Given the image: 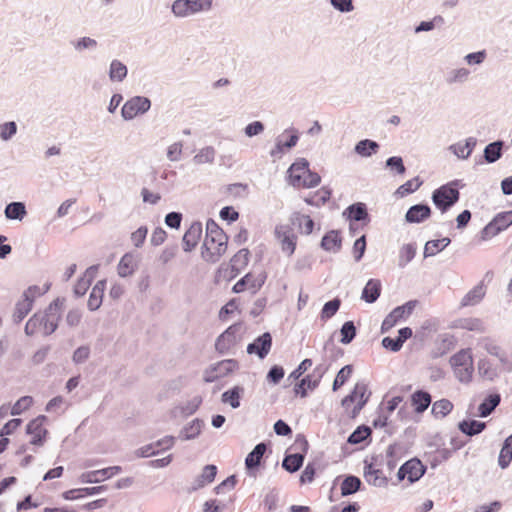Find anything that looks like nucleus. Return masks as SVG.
<instances>
[{
    "mask_svg": "<svg viewBox=\"0 0 512 512\" xmlns=\"http://www.w3.org/2000/svg\"><path fill=\"white\" fill-rule=\"evenodd\" d=\"M242 339V324L235 323L229 326L215 341V349L218 353L225 355L232 353Z\"/></svg>",
    "mask_w": 512,
    "mask_h": 512,
    "instance_id": "obj_7",
    "label": "nucleus"
},
{
    "mask_svg": "<svg viewBox=\"0 0 512 512\" xmlns=\"http://www.w3.org/2000/svg\"><path fill=\"white\" fill-rule=\"evenodd\" d=\"M47 417L39 415L31 420L26 426V433L31 435L30 443L35 446H42L45 442L48 431L44 428V423Z\"/></svg>",
    "mask_w": 512,
    "mask_h": 512,
    "instance_id": "obj_14",
    "label": "nucleus"
},
{
    "mask_svg": "<svg viewBox=\"0 0 512 512\" xmlns=\"http://www.w3.org/2000/svg\"><path fill=\"white\" fill-rule=\"evenodd\" d=\"M343 216H345L350 221L364 222L365 224H368L370 221L367 206L362 202H357L348 206L344 210Z\"/></svg>",
    "mask_w": 512,
    "mask_h": 512,
    "instance_id": "obj_20",
    "label": "nucleus"
},
{
    "mask_svg": "<svg viewBox=\"0 0 512 512\" xmlns=\"http://www.w3.org/2000/svg\"><path fill=\"white\" fill-rule=\"evenodd\" d=\"M364 477L369 484L376 487L384 486L387 483V478L382 475V471L375 469L372 464L365 465Z\"/></svg>",
    "mask_w": 512,
    "mask_h": 512,
    "instance_id": "obj_36",
    "label": "nucleus"
},
{
    "mask_svg": "<svg viewBox=\"0 0 512 512\" xmlns=\"http://www.w3.org/2000/svg\"><path fill=\"white\" fill-rule=\"evenodd\" d=\"M249 250L240 249L230 260L231 270L239 273L249 261Z\"/></svg>",
    "mask_w": 512,
    "mask_h": 512,
    "instance_id": "obj_43",
    "label": "nucleus"
},
{
    "mask_svg": "<svg viewBox=\"0 0 512 512\" xmlns=\"http://www.w3.org/2000/svg\"><path fill=\"white\" fill-rule=\"evenodd\" d=\"M500 402V394H489L478 407L479 416L483 418L488 417L496 409Z\"/></svg>",
    "mask_w": 512,
    "mask_h": 512,
    "instance_id": "obj_32",
    "label": "nucleus"
},
{
    "mask_svg": "<svg viewBox=\"0 0 512 512\" xmlns=\"http://www.w3.org/2000/svg\"><path fill=\"white\" fill-rule=\"evenodd\" d=\"M362 482L360 478L354 475H348L341 484V495L349 496L360 490Z\"/></svg>",
    "mask_w": 512,
    "mask_h": 512,
    "instance_id": "obj_41",
    "label": "nucleus"
},
{
    "mask_svg": "<svg viewBox=\"0 0 512 512\" xmlns=\"http://www.w3.org/2000/svg\"><path fill=\"white\" fill-rule=\"evenodd\" d=\"M370 427L366 425L358 426L348 437L349 444H359L366 440L371 435Z\"/></svg>",
    "mask_w": 512,
    "mask_h": 512,
    "instance_id": "obj_48",
    "label": "nucleus"
},
{
    "mask_svg": "<svg viewBox=\"0 0 512 512\" xmlns=\"http://www.w3.org/2000/svg\"><path fill=\"white\" fill-rule=\"evenodd\" d=\"M431 215V208L427 204H416L411 206L405 215L408 223H422Z\"/></svg>",
    "mask_w": 512,
    "mask_h": 512,
    "instance_id": "obj_21",
    "label": "nucleus"
},
{
    "mask_svg": "<svg viewBox=\"0 0 512 512\" xmlns=\"http://www.w3.org/2000/svg\"><path fill=\"white\" fill-rule=\"evenodd\" d=\"M512 461V434L505 439L499 457L498 464L502 469H505L509 466Z\"/></svg>",
    "mask_w": 512,
    "mask_h": 512,
    "instance_id": "obj_42",
    "label": "nucleus"
},
{
    "mask_svg": "<svg viewBox=\"0 0 512 512\" xmlns=\"http://www.w3.org/2000/svg\"><path fill=\"white\" fill-rule=\"evenodd\" d=\"M271 346L272 336L269 332H265L248 344L246 351L248 354H255L260 359H264L270 352Z\"/></svg>",
    "mask_w": 512,
    "mask_h": 512,
    "instance_id": "obj_17",
    "label": "nucleus"
},
{
    "mask_svg": "<svg viewBox=\"0 0 512 512\" xmlns=\"http://www.w3.org/2000/svg\"><path fill=\"white\" fill-rule=\"evenodd\" d=\"M417 305L416 300H410L404 305L394 308L383 320L381 325V332L386 333L392 329L399 321L408 318L414 311Z\"/></svg>",
    "mask_w": 512,
    "mask_h": 512,
    "instance_id": "obj_10",
    "label": "nucleus"
},
{
    "mask_svg": "<svg viewBox=\"0 0 512 512\" xmlns=\"http://www.w3.org/2000/svg\"><path fill=\"white\" fill-rule=\"evenodd\" d=\"M5 217L9 220L22 221L27 215L26 206L23 202L15 201L6 205L4 210Z\"/></svg>",
    "mask_w": 512,
    "mask_h": 512,
    "instance_id": "obj_34",
    "label": "nucleus"
},
{
    "mask_svg": "<svg viewBox=\"0 0 512 512\" xmlns=\"http://www.w3.org/2000/svg\"><path fill=\"white\" fill-rule=\"evenodd\" d=\"M331 6L341 12L349 13L354 10L353 0H329Z\"/></svg>",
    "mask_w": 512,
    "mask_h": 512,
    "instance_id": "obj_63",
    "label": "nucleus"
},
{
    "mask_svg": "<svg viewBox=\"0 0 512 512\" xmlns=\"http://www.w3.org/2000/svg\"><path fill=\"white\" fill-rule=\"evenodd\" d=\"M470 75L467 68H457L449 71L445 76V81L449 85L465 82Z\"/></svg>",
    "mask_w": 512,
    "mask_h": 512,
    "instance_id": "obj_45",
    "label": "nucleus"
},
{
    "mask_svg": "<svg viewBox=\"0 0 512 512\" xmlns=\"http://www.w3.org/2000/svg\"><path fill=\"white\" fill-rule=\"evenodd\" d=\"M275 235L281 243L283 252L292 255L296 248V237L293 229L288 225H279L275 229Z\"/></svg>",
    "mask_w": 512,
    "mask_h": 512,
    "instance_id": "obj_16",
    "label": "nucleus"
},
{
    "mask_svg": "<svg viewBox=\"0 0 512 512\" xmlns=\"http://www.w3.org/2000/svg\"><path fill=\"white\" fill-rule=\"evenodd\" d=\"M484 295L483 285H477L462 298L461 305L463 307L476 305L483 299Z\"/></svg>",
    "mask_w": 512,
    "mask_h": 512,
    "instance_id": "obj_40",
    "label": "nucleus"
},
{
    "mask_svg": "<svg viewBox=\"0 0 512 512\" xmlns=\"http://www.w3.org/2000/svg\"><path fill=\"white\" fill-rule=\"evenodd\" d=\"M238 362L234 359H225L209 366L204 371L203 379L206 383L215 382L217 379L225 377L236 369H238Z\"/></svg>",
    "mask_w": 512,
    "mask_h": 512,
    "instance_id": "obj_12",
    "label": "nucleus"
},
{
    "mask_svg": "<svg viewBox=\"0 0 512 512\" xmlns=\"http://www.w3.org/2000/svg\"><path fill=\"white\" fill-rule=\"evenodd\" d=\"M341 306V300L334 298L326 302L321 310L320 317L322 320H327L333 317Z\"/></svg>",
    "mask_w": 512,
    "mask_h": 512,
    "instance_id": "obj_54",
    "label": "nucleus"
},
{
    "mask_svg": "<svg viewBox=\"0 0 512 512\" xmlns=\"http://www.w3.org/2000/svg\"><path fill=\"white\" fill-rule=\"evenodd\" d=\"M106 288V281L100 280L98 281L94 287L92 288L89 299H88V309L90 311H95L100 308L103 300L104 291Z\"/></svg>",
    "mask_w": 512,
    "mask_h": 512,
    "instance_id": "obj_25",
    "label": "nucleus"
},
{
    "mask_svg": "<svg viewBox=\"0 0 512 512\" xmlns=\"http://www.w3.org/2000/svg\"><path fill=\"white\" fill-rule=\"evenodd\" d=\"M293 446L298 450V452L286 455L282 461V467L289 473L297 472L302 467L305 454L309 448L308 441L303 435H298L296 437Z\"/></svg>",
    "mask_w": 512,
    "mask_h": 512,
    "instance_id": "obj_8",
    "label": "nucleus"
},
{
    "mask_svg": "<svg viewBox=\"0 0 512 512\" xmlns=\"http://www.w3.org/2000/svg\"><path fill=\"white\" fill-rule=\"evenodd\" d=\"M422 183L423 182L420 180L419 177H415L402 184L397 189L396 194H398L400 197H404L416 191L422 185Z\"/></svg>",
    "mask_w": 512,
    "mask_h": 512,
    "instance_id": "obj_57",
    "label": "nucleus"
},
{
    "mask_svg": "<svg viewBox=\"0 0 512 512\" xmlns=\"http://www.w3.org/2000/svg\"><path fill=\"white\" fill-rule=\"evenodd\" d=\"M425 471L426 467L422 462L417 458H413L401 465L397 477L400 481L407 478L410 483H414L424 475Z\"/></svg>",
    "mask_w": 512,
    "mask_h": 512,
    "instance_id": "obj_13",
    "label": "nucleus"
},
{
    "mask_svg": "<svg viewBox=\"0 0 512 512\" xmlns=\"http://www.w3.org/2000/svg\"><path fill=\"white\" fill-rule=\"evenodd\" d=\"M202 234V224L194 222L183 236V249L190 252L194 249Z\"/></svg>",
    "mask_w": 512,
    "mask_h": 512,
    "instance_id": "obj_22",
    "label": "nucleus"
},
{
    "mask_svg": "<svg viewBox=\"0 0 512 512\" xmlns=\"http://www.w3.org/2000/svg\"><path fill=\"white\" fill-rule=\"evenodd\" d=\"M216 474L217 467L215 465L209 464L204 466L201 474L193 480L191 486L188 488V491L194 492L212 483L216 477Z\"/></svg>",
    "mask_w": 512,
    "mask_h": 512,
    "instance_id": "obj_19",
    "label": "nucleus"
},
{
    "mask_svg": "<svg viewBox=\"0 0 512 512\" xmlns=\"http://www.w3.org/2000/svg\"><path fill=\"white\" fill-rule=\"evenodd\" d=\"M49 289H50V284H46L43 288H41L37 285H32V286L28 287L27 290L24 291L22 297L27 300H31L32 303H34V300L36 297L45 294Z\"/></svg>",
    "mask_w": 512,
    "mask_h": 512,
    "instance_id": "obj_60",
    "label": "nucleus"
},
{
    "mask_svg": "<svg viewBox=\"0 0 512 512\" xmlns=\"http://www.w3.org/2000/svg\"><path fill=\"white\" fill-rule=\"evenodd\" d=\"M378 150L379 144L376 141L370 139L360 140L354 147L355 153L362 157H370L377 153Z\"/></svg>",
    "mask_w": 512,
    "mask_h": 512,
    "instance_id": "obj_38",
    "label": "nucleus"
},
{
    "mask_svg": "<svg viewBox=\"0 0 512 512\" xmlns=\"http://www.w3.org/2000/svg\"><path fill=\"white\" fill-rule=\"evenodd\" d=\"M128 74L127 66L118 59L111 61L108 70L109 79L112 82H122Z\"/></svg>",
    "mask_w": 512,
    "mask_h": 512,
    "instance_id": "obj_33",
    "label": "nucleus"
},
{
    "mask_svg": "<svg viewBox=\"0 0 512 512\" xmlns=\"http://www.w3.org/2000/svg\"><path fill=\"white\" fill-rule=\"evenodd\" d=\"M416 254V245L413 243L405 244L399 252V267H405L409 262L413 260Z\"/></svg>",
    "mask_w": 512,
    "mask_h": 512,
    "instance_id": "obj_47",
    "label": "nucleus"
},
{
    "mask_svg": "<svg viewBox=\"0 0 512 512\" xmlns=\"http://www.w3.org/2000/svg\"><path fill=\"white\" fill-rule=\"evenodd\" d=\"M18 125L15 121H7L0 124V139L4 142L12 140L17 134Z\"/></svg>",
    "mask_w": 512,
    "mask_h": 512,
    "instance_id": "obj_53",
    "label": "nucleus"
},
{
    "mask_svg": "<svg viewBox=\"0 0 512 512\" xmlns=\"http://www.w3.org/2000/svg\"><path fill=\"white\" fill-rule=\"evenodd\" d=\"M151 108V100L145 96H134L128 99L121 109V116L129 121L138 115L145 114Z\"/></svg>",
    "mask_w": 512,
    "mask_h": 512,
    "instance_id": "obj_9",
    "label": "nucleus"
},
{
    "mask_svg": "<svg viewBox=\"0 0 512 512\" xmlns=\"http://www.w3.org/2000/svg\"><path fill=\"white\" fill-rule=\"evenodd\" d=\"M455 377L462 383H469L474 372V361L470 349H462L450 358Z\"/></svg>",
    "mask_w": 512,
    "mask_h": 512,
    "instance_id": "obj_4",
    "label": "nucleus"
},
{
    "mask_svg": "<svg viewBox=\"0 0 512 512\" xmlns=\"http://www.w3.org/2000/svg\"><path fill=\"white\" fill-rule=\"evenodd\" d=\"M479 374L490 381H493L498 377V371L493 367L492 363L488 359H480L478 362Z\"/></svg>",
    "mask_w": 512,
    "mask_h": 512,
    "instance_id": "obj_46",
    "label": "nucleus"
},
{
    "mask_svg": "<svg viewBox=\"0 0 512 512\" xmlns=\"http://www.w3.org/2000/svg\"><path fill=\"white\" fill-rule=\"evenodd\" d=\"M353 372V366L352 365H345L342 367L339 372L337 373L332 389L333 391H337L341 386L345 384V382L348 380V378L351 376Z\"/></svg>",
    "mask_w": 512,
    "mask_h": 512,
    "instance_id": "obj_56",
    "label": "nucleus"
},
{
    "mask_svg": "<svg viewBox=\"0 0 512 512\" xmlns=\"http://www.w3.org/2000/svg\"><path fill=\"white\" fill-rule=\"evenodd\" d=\"M460 182V180H453L433 191L432 202L442 213L447 212L459 201L460 193L457 187Z\"/></svg>",
    "mask_w": 512,
    "mask_h": 512,
    "instance_id": "obj_3",
    "label": "nucleus"
},
{
    "mask_svg": "<svg viewBox=\"0 0 512 512\" xmlns=\"http://www.w3.org/2000/svg\"><path fill=\"white\" fill-rule=\"evenodd\" d=\"M370 393L367 395V385L364 382L356 383L354 389L342 400V406L346 409L357 401V404L354 406L352 410L351 416L356 417L362 408L365 406L369 399Z\"/></svg>",
    "mask_w": 512,
    "mask_h": 512,
    "instance_id": "obj_11",
    "label": "nucleus"
},
{
    "mask_svg": "<svg viewBox=\"0 0 512 512\" xmlns=\"http://www.w3.org/2000/svg\"><path fill=\"white\" fill-rule=\"evenodd\" d=\"M453 409V404L448 399H441L434 402L432 406V413L435 417L443 418L448 415Z\"/></svg>",
    "mask_w": 512,
    "mask_h": 512,
    "instance_id": "obj_51",
    "label": "nucleus"
},
{
    "mask_svg": "<svg viewBox=\"0 0 512 512\" xmlns=\"http://www.w3.org/2000/svg\"><path fill=\"white\" fill-rule=\"evenodd\" d=\"M204 426V421L201 419H194L187 425H185L179 433V438L181 440H192L198 437L201 433V430Z\"/></svg>",
    "mask_w": 512,
    "mask_h": 512,
    "instance_id": "obj_29",
    "label": "nucleus"
},
{
    "mask_svg": "<svg viewBox=\"0 0 512 512\" xmlns=\"http://www.w3.org/2000/svg\"><path fill=\"white\" fill-rule=\"evenodd\" d=\"M477 145V139L475 137H468L464 142L459 141L451 144L448 150L453 153L458 159L466 160L470 157L473 150Z\"/></svg>",
    "mask_w": 512,
    "mask_h": 512,
    "instance_id": "obj_18",
    "label": "nucleus"
},
{
    "mask_svg": "<svg viewBox=\"0 0 512 512\" xmlns=\"http://www.w3.org/2000/svg\"><path fill=\"white\" fill-rule=\"evenodd\" d=\"M400 450V447L396 444H391L387 448L386 456H387V466L390 470H393L397 465V455Z\"/></svg>",
    "mask_w": 512,
    "mask_h": 512,
    "instance_id": "obj_64",
    "label": "nucleus"
},
{
    "mask_svg": "<svg viewBox=\"0 0 512 512\" xmlns=\"http://www.w3.org/2000/svg\"><path fill=\"white\" fill-rule=\"evenodd\" d=\"M212 5L213 0H175L171 5V11L177 18H187L209 12Z\"/></svg>",
    "mask_w": 512,
    "mask_h": 512,
    "instance_id": "obj_5",
    "label": "nucleus"
},
{
    "mask_svg": "<svg viewBox=\"0 0 512 512\" xmlns=\"http://www.w3.org/2000/svg\"><path fill=\"white\" fill-rule=\"evenodd\" d=\"M291 170L292 172L302 170V174L292 175V186L294 187L313 188L321 182V177L318 173L312 172L309 169V162L305 158L297 159L291 165Z\"/></svg>",
    "mask_w": 512,
    "mask_h": 512,
    "instance_id": "obj_6",
    "label": "nucleus"
},
{
    "mask_svg": "<svg viewBox=\"0 0 512 512\" xmlns=\"http://www.w3.org/2000/svg\"><path fill=\"white\" fill-rule=\"evenodd\" d=\"M216 151L213 147L207 146L202 148L194 157L193 162L197 165L205 163H213L215 159Z\"/></svg>",
    "mask_w": 512,
    "mask_h": 512,
    "instance_id": "obj_49",
    "label": "nucleus"
},
{
    "mask_svg": "<svg viewBox=\"0 0 512 512\" xmlns=\"http://www.w3.org/2000/svg\"><path fill=\"white\" fill-rule=\"evenodd\" d=\"M122 471L120 466H111L100 470L82 473L79 477L81 483H99L119 474Z\"/></svg>",
    "mask_w": 512,
    "mask_h": 512,
    "instance_id": "obj_15",
    "label": "nucleus"
},
{
    "mask_svg": "<svg viewBox=\"0 0 512 512\" xmlns=\"http://www.w3.org/2000/svg\"><path fill=\"white\" fill-rule=\"evenodd\" d=\"M381 294V282L377 279H369L363 288L361 298L367 303H374Z\"/></svg>",
    "mask_w": 512,
    "mask_h": 512,
    "instance_id": "obj_28",
    "label": "nucleus"
},
{
    "mask_svg": "<svg viewBox=\"0 0 512 512\" xmlns=\"http://www.w3.org/2000/svg\"><path fill=\"white\" fill-rule=\"evenodd\" d=\"M138 260L133 253H126L120 259L117 270L120 277L131 276L137 268Z\"/></svg>",
    "mask_w": 512,
    "mask_h": 512,
    "instance_id": "obj_24",
    "label": "nucleus"
},
{
    "mask_svg": "<svg viewBox=\"0 0 512 512\" xmlns=\"http://www.w3.org/2000/svg\"><path fill=\"white\" fill-rule=\"evenodd\" d=\"M33 303L31 300H27L22 297V300L18 301L13 313V321L20 323L32 310Z\"/></svg>",
    "mask_w": 512,
    "mask_h": 512,
    "instance_id": "obj_44",
    "label": "nucleus"
},
{
    "mask_svg": "<svg viewBox=\"0 0 512 512\" xmlns=\"http://www.w3.org/2000/svg\"><path fill=\"white\" fill-rule=\"evenodd\" d=\"M228 237L219 225L209 219L206 223V237L202 246V258L210 263H216L226 252Z\"/></svg>",
    "mask_w": 512,
    "mask_h": 512,
    "instance_id": "obj_2",
    "label": "nucleus"
},
{
    "mask_svg": "<svg viewBox=\"0 0 512 512\" xmlns=\"http://www.w3.org/2000/svg\"><path fill=\"white\" fill-rule=\"evenodd\" d=\"M493 220L494 224L499 227L501 232L504 231L512 225V210L498 213Z\"/></svg>",
    "mask_w": 512,
    "mask_h": 512,
    "instance_id": "obj_59",
    "label": "nucleus"
},
{
    "mask_svg": "<svg viewBox=\"0 0 512 512\" xmlns=\"http://www.w3.org/2000/svg\"><path fill=\"white\" fill-rule=\"evenodd\" d=\"M503 146L504 142L501 140L494 141L492 143H489L485 148L483 152V157L485 161L489 164L495 163L498 161L503 154Z\"/></svg>",
    "mask_w": 512,
    "mask_h": 512,
    "instance_id": "obj_31",
    "label": "nucleus"
},
{
    "mask_svg": "<svg viewBox=\"0 0 512 512\" xmlns=\"http://www.w3.org/2000/svg\"><path fill=\"white\" fill-rule=\"evenodd\" d=\"M501 232L499 227L494 224V220L492 219L480 232V239L482 241H487L494 236L498 235Z\"/></svg>",
    "mask_w": 512,
    "mask_h": 512,
    "instance_id": "obj_61",
    "label": "nucleus"
},
{
    "mask_svg": "<svg viewBox=\"0 0 512 512\" xmlns=\"http://www.w3.org/2000/svg\"><path fill=\"white\" fill-rule=\"evenodd\" d=\"M63 301L57 298L45 309L44 312L35 313L25 325V333L28 336L34 335L42 330L45 336L56 331L61 317V307Z\"/></svg>",
    "mask_w": 512,
    "mask_h": 512,
    "instance_id": "obj_1",
    "label": "nucleus"
},
{
    "mask_svg": "<svg viewBox=\"0 0 512 512\" xmlns=\"http://www.w3.org/2000/svg\"><path fill=\"white\" fill-rule=\"evenodd\" d=\"M412 405L417 413H423L431 404V396L428 392L418 390L411 396Z\"/></svg>",
    "mask_w": 512,
    "mask_h": 512,
    "instance_id": "obj_37",
    "label": "nucleus"
},
{
    "mask_svg": "<svg viewBox=\"0 0 512 512\" xmlns=\"http://www.w3.org/2000/svg\"><path fill=\"white\" fill-rule=\"evenodd\" d=\"M266 450L267 445L264 442L257 444L245 458L246 469L251 471L258 468Z\"/></svg>",
    "mask_w": 512,
    "mask_h": 512,
    "instance_id": "obj_26",
    "label": "nucleus"
},
{
    "mask_svg": "<svg viewBox=\"0 0 512 512\" xmlns=\"http://www.w3.org/2000/svg\"><path fill=\"white\" fill-rule=\"evenodd\" d=\"M296 221L298 222V225L301 229H303V232L306 235H309L312 233L314 228V221L311 219L308 215H302V214H296Z\"/></svg>",
    "mask_w": 512,
    "mask_h": 512,
    "instance_id": "obj_62",
    "label": "nucleus"
},
{
    "mask_svg": "<svg viewBox=\"0 0 512 512\" xmlns=\"http://www.w3.org/2000/svg\"><path fill=\"white\" fill-rule=\"evenodd\" d=\"M486 428V423L474 419L462 420L458 423V429L466 436L472 437L482 433Z\"/></svg>",
    "mask_w": 512,
    "mask_h": 512,
    "instance_id": "obj_27",
    "label": "nucleus"
},
{
    "mask_svg": "<svg viewBox=\"0 0 512 512\" xmlns=\"http://www.w3.org/2000/svg\"><path fill=\"white\" fill-rule=\"evenodd\" d=\"M73 48L75 49V51L81 53L85 50H90V51H93L97 48L98 46V42L94 39V38H91V37H81L75 41H72L71 42Z\"/></svg>",
    "mask_w": 512,
    "mask_h": 512,
    "instance_id": "obj_50",
    "label": "nucleus"
},
{
    "mask_svg": "<svg viewBox=\"0 0 512 512\" xmlns=\"http://www.w3.org/2000/svg\"><path fill=\"white\" fill-rule=\"evenodd\" d=\"M451 240L448 237H444L442 239L430 240L426 242L424 247V257H432L435 256L438 252L442 251L450 244Z\"/></svg>",
    "mask_w": 512,
    "mask_h": 512,
    "instance_id": "obj_39",
    "label": "nucleus"
},
{
    "mask_svg": "<svg viewBox=\"0 0 512 512\" xmlns=\"http://www.w3.org/2000/svg\"><path fill=\"white\" fill-rule=\"evenodd\" d=\"M341 245L342 240L339 236V232L336 230L327 232L321 240V247L329 252H338L341 249Z\"/></svg>",
    "mask_w": 512,
    "mask_h": 512,
    "instance_id": "obj_30",
    "label": "nucleus"
},
{
    "mask_svg": "<svg viewBox=\"0 0 512 512\" xmlns=\"http://www.w3.org/2000/svg\"><path fill=\"white\" fill-rule=\"evenodd\" d=\"M33 403V398L31 396H23L16 401V403L11 408V415L16 416L22 414L26 411Z\"/></svg>",
    "mask_w": 512,
    "mask_h": 512,
    "instance_id": "obj_58",
    "label": "nucleus"
},
{
    "mask_svg": "<svg viewBox=\"0 0 512 512\" xmlns=\"http://www.w3.org/2000/svg\"><path fill=\"white\" fill-rule=\"evenodd\" d=\"M244 394V388L241 386H234L233 388L225 391L221 395V401L229 404L233 409L240 407V399Z\"/></svg>",
    "mask_w": 512,
    "mask_h": 512,
    "instance_id": "obj_35",
    "label": "nucleus"
},
{
    "mask_svg": "<svg viewBox=\"0 0 512 512\" xmlns=\"http://www.w3.org/2000/svg\"><path fill=\"white\" fill-rule=\"evenodd\" d=\"M264 282V276L253 278L251 274H246L233 286L232 290L235 293H240L243 292L247 286H249L252 292L255 293L257 290L261 288Z\"/></svg>",
    "mask_w": 512,
    "mask_h": 512,
    "instance_id": "obj_23",
    "label": "nucleus"
},
{
    "mask_svg": "<svg viewBox=\"0 0 512 512\" xmlns=\"http://www.w3.org/2000/svg\"><path fill=\"white\" fill-rule=\"evenodd\" d=\"M331 197V190L323 187L319 191L315 193L313 197H309L305 199V202L312 206H321L324 205L327 201H329Z\"/></svg>",
    "mask_w": 512,
    "mask_h": 512,
    "instance_id": "obj_52",
    "label": "nucleus"
},
{
    "mask_svg": "<svg viewBox=\"0 0 512 512\" xmlns=\"http://www.w3.org/2000/svg\"><path fill=\"white\" fill-rule=\"evenodd\" d=\"M340 333H341L340 342L342 344L347 345V344L351 343L356 336V326L354 325V322L346 321L342 325V327L340 329Z\"/></svg>",
    "mask_w": 512,
    "mask_h": 512,
    "instance_id": "obj_55",
    "label": "nucleus"
}]
</instances>
